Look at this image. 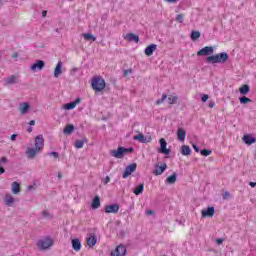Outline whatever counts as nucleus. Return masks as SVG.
<instances>
[{"instance_id":"9","label":"nucleus","mask_w":256,"mask_h":256,"mask_svg":"<svg viewBox=\"0 0 256 256\" xmlns=\"http://www.w3.org/2000/svg\"><path fill=\"white\" fill-rule=\"evenodd\" d=\"M44 68H45V61L38 60L34 64L31 65L30 69H31V71H33V73H35L37 71H43Z\"/></svg>"},{"instance_id":"1","label":"nucleus","mask_w":256,"mask_h":256,"mask_svg":"<svg viewBox=\"0 0 256 256\" xmlns=\"http://www.w3.org/2000/svg\"><path fill=\"white\" fill-rule=\"evenodd\" d=\"M45 147V139L43 135H38L34 139V148H28L26 151L27 159H35L37 153H41Z\"/></svg>"},{"instance_id":"27","label":"nucleus","mask_w":256,"mask_h":256,"mask_svg":"<svg viewBox=\"0 0 256 256\" xmlns=\"http://www.w3.org/2000/svg\"><path fill=\"white\" fill-rule=\"evenodd\" d=\"M249 91H251V87L247 84H244L239 88V92L241 93V95H247Z\"/></svg>"},{"instance_id":"58","label":"nucleus","mask_w":256,"mask_h":256,"mask_svg":"<svg viewBox=\"0 0 256 256\" xmlns=\"http://www.w3.org/2000/svg\"><path fill=\"white\" fill-rule=\"evenodd\" d=\"M42 17H47V10H44V11L42 12Z\"/></svg>"},{"instance_id":"16","label":"nucleus","mask_w":256,"mask_h":256,"mask_svg":"<svg viewBox=\"0 0 256 256\" xmlns=\"http://www.w3.org/2000/svg\"><path fill=\"white\" fill-rule=\"evenodd\" d=\"M157 51V45L156 44H150L148 47L145 48L144 53L147 55V57H151L153 53Z\"/></svg>"},{"instance_id":"7","label":"nucleus","mask_w":256,"mask_h":256,"mask_svg":"<svg viewBox=\"0 0 256 256\" xmlns=\"http://www.w3.org/2000/svg\"><path fill=\"white\" fill-rule=\"evenodd\" d=\"M137 170V164L136 163H132L128 166H126L123 174H122V177L123 179H127V177L129 175H131L132 173H135V171Z\"/></svg>"},{"instance_id":"54","label":"nucleus","mask_w":256,"mask_h":256,"mask_svg":"<svg viewBox=\"0 0 256 256\" xmlns=\"http://www.w3.org/2000/svg\"><path fill=\"white\" fill-rule=\"evenodd\" d=\"M164 1H166V3H177V1L179 0H164Z\"/></svg>"},{"instance_id":"13","label":"nucleus","mask_w":256,"mask_h":256,"mask_svg":"<svg viewBox=\"0 0 256 256\" xmlns=\"http://www.w3.org/2000/svg\"><path fill=\"white\" fill-rule=\"evenodd\" d=\"M104 211L105 213H119V204L106 205Z\"/></svg>"},{"instance_id":"48","label":"nucleus","mask_w":256,"mask_h":256,"mask_svg":"<svg viewBox=\"0 0 256 256\" xmlns=\"http://www.w3.org/2000/svg\"><path fill=\"white\" fill-rule=\"evenodd\" d=\"M129 73H133L132 70H125L124 71V77H127V75H129Z\"/></svg>"},{"instance_id":"36","label":"nucleus","mask_w":256,"mask_h":256,"mask_svg":"<svg viewBox=\"0 0 256 256\" xmlns=\"http://www.w3.org/2000/svg\"><path fill=\"white\" fill-rule=\"evenodd\" d=\"M239 101L242 105H246V103H251L252 100L246 96L240 97Z\"/></svg>"},{"instance_id":"23","label":"nucleus","mask_w":256,"mask_h":256,"mask_svg":"<svg viewBox=\"0 0 256 256\" xmlns=\"http://www.w3.org/2000/svg\"><path fill=\"white\" fill-rule=\"evenodd\" d=\"M63 67V63L58 62L56 65V68L54 70V77L57 79V77H59L61 75V73H63V71L61 70V68Z\"/></svg>"},{"instance_id":"5","label":"nucleus","mask_w":256,"mask_h":256,"mask_svg":"<svg viewBox=\"0 0 256 256\" xmlns=\"http://www.w3.org/2000/svg\"><path fill=\"white\" fill-rule=\"evenodd\" d=\"M53 240L51 237H46L43 239H40L37 242V247L40 249V251H46V249H50V247H53Z\"/></svg>"},{"instance_id":"57","label":"nucleus","mask_w":256,"mask_h":256,"mask_svg":"<svg viewBox=\"0 0 256 256\" xmlns=\"http://www.w3.org/2000/svg\"><path fill=\"white\" fill-rule=\"evenodd\" d=\"M249 185H250V187H252V188L256 187V183H255V182H250Z\"/></svg>"},{"instance_id":"38","label":"nucleus","mask_w":256,"mask_h":256,"mask_svg":"<svg viewBox=\"0 0 256 256\" xmlns=\"http://www.w3.org/2000/svg\"><path fill=\"white\" fill-rule=\"evenodd\" d=\"M201 155H203V157H209V155H211L213 153V151L209 150V149H203L200 151Z\"/></svg>"},{"instance_id":"41","label":"nucleus","mask_w":256,"mask_h":256,"mask_svg":"<svg viewBox=\"0 0 256 256\" xmlns=\"http://www.w3.org/2000/svg\"><path fill=\"white\" fill-rule=\"evenodd\" d=\"M48 155L49 157H54V159H59V153L57 152H50Z\"/></svg>"},{"instance_id":"25","label":"nucleus","mask_w":256,"mask_h":256,"mask_svg":"<svg viewBox=\"0 0 256 256\" xmlns=\"http://www.w3.org/2000/svg\"><path fill=\"white\" fill-rule=\"evenodd\" d=\"M72 247L74 251H81V241L77 238L72 240Z\"/></svg>"},{"instance_id":"62","label":"nucleus","mask_w":256,"mask_h":256,"mask_svg":"<svg viewBox=\"0 0 256 256\" xmlns=\"http://www.w3.org/2000/svg\"><path fill=\"white\" fill-rule=\"evenodd\" d=\"M31 189H33V186H28V191H31Z\"/></svg>"},{"instance_id":"8","label":"nucleus","mask_w":256,"mask_h":256,"mask_svg":"<svg viewBox=\"0 0 256 256\" xmlns=\"http://www.w3.org/2000/svg\"><path fill=\"white\" fill-rule=\"evenodd\" d=\"M158 153H162L163 155H171V150L167 149V141L164 138L160 139V148Z\"/></svg>"},{"instance_id":"2","label":"nucleus","mask_w":256,"mask_h":256,"mask_svg":"<svg viewBox=\"0 0 256 256\" xmlns=\"http://www.w3.org/2000/svg\"><path fill=\"white\" fill-rule=\"evenodd\" d=\"M228 59L229 54L226 52H221L219 54L206 57V61L212 65H215L216 63H227Z\"/></svg>"},{"instance_id":"31","label":"nucleus","mask_w":256,"mask_h":256,"mask_svg":"<svg viewBox=\"0 0 256 256\" xmlns=\"http://www.w3.org/2000/svg\"><path fill=\"white\" fill-rule=\"evenodd\" d=\"M83 38L85 39V41H97V38L91 33L83 34Z\"/></svg>"},{"instance_id":"44","label":"nucleus","mask_w":256,"mask_h":256,"mask_svg":"<svg viewBox=\"0 0 256 256\" xmlns=\"http://www.w3.org/2000/svg\"><path fill=\"white\" fill-rule=\"evenodd\" d=\"M207 99H209V95L204 94V95L202 96V102H203V103H206V102H207Z\"/></svg>"},{"instance_id":"34","label":"nucleus","mask_w":256,"mask_h":256,"mask_svg":"<svg viewBox=\"0 0 256 256\" xmlns=\"http://www.w3.org/2000/svg\"><path fill=\"white\" fill-rule=\"evenodd\" d=\"M85 141L87 140H76L74 143V147L76 149H83V145H85Z\"/></svg>"},{"instance_id":"51","label":"nucleus","mask_w":256,"mask_h":256,"mask_svg":"<svg viewBox=\"0 0 256 256\" xmlns=\"http://www.w3.org/2000/svg\"><path fill=\"white\" fill-rule=\"evenodd\" d=\"M155 212H153V210H147L146 211V215H154Z\"/></svg>"},{"instance_id":"52","label":"nucleus","mask_w":256,"mask_h":256,"mask_svg":"<svg viewBox=\"0 0 256 256\" xmlns=\"http://www.w3.org/2000/svg\"><path fill=\"white\" fill-rule=\"evenodd\" d=\"M10 139H11L12 141H15V139H17V135H16V134H12L11 137H10Z\"/></svg>"},{"instance_id":"10","label":"nucleus","mask_w":256,"mask_h":256,"mask_svg":"<svg viewBox=\"0 0 256 256\" xmlns=\"http://www.w3.org/2000/svg\"><path fill=\"white\" fill-rule=\"evenodd\" d=\"M127 254V248L123 245H119L115 250L111 252V256H125Z\"/></svg>"},{"instance_id":"15","label":"nucleus","mask_w":256,"mask_h":256,"mask_svg":"<svg viewBox=\"0 0 256 256\" xmlns=\"http://www.w3.org/2000/svg\"><path fill=\"white\" fill-rule=\"evenodd\" d=\"M81 103V98H77L75 101L65 104V110L71 111L77 107Z\"/></svg>"},{"instance_id":"22","label":"nucleus","mask_w":256,"mask_h":256,"mask_svg":"<svg viewBox=\"0 0 256 256\" xmlns=\"http://www.w3.org/2000/svg\"><path fill=\"white\" fill-rule=\"evenodd\" d=\"M12 193L14 195H18V193H21V184L18 182H13L12 183Z\"/></svg>"},{"instance_id":"55","label":"nucleus","mask_w":256,"mask_h":256,"mask_svg":"<svg viewBox=\"0 0 256 256\" xmlns=\"http://www.w3.org/2000/svg\"><path fill=\"white\" fill-rule=\"evenodd\" d=\"M208 106H209L211 109H213V107H215V102H210V103L208 104Z\"/></svg>"},{"instance_id":"47","label":"nucleus","mask_w":256,"mask_h":256,"mask_svg":"<svg viewBox=\"0 0 256 256\" xmlns=\"http://www.w3.org/2000/svg\"><path fill=\"white\" fill-rule=\"evenodd\" d=\"M11 57L12 59H17V57H19V53L13 52Z\"/></svg>"},{"instance_id":"50","label":"nucleus","mask_w":256,"mask_h":256,"mask_svg":"<svg viewBox=\"0 0 256 256\" xmlns=\"http://www.w3.org/2000/svg\"><path fill=\"white\" fill-rule=\"evenodd\" d=\"M7 162V157H2L0 159V163H6Z\"/></svg>"},{"instance_id":"4","label":"nucleus","mask_w":256,"mask_h":256,"mask_svg":"<svg viewBox=\"0 0 256 256\" xmlns=\"http://www.w3.org/2000/svg\"><path fill=\"white\" fill-rule=\"evenodd\" d=\"M128 153H133V147L125 148L123 146H120L117 150L110 151L111 157H115L116 159H123V157H125V155H127Z\"/></svg>"},{"instance_id":"6","label":"nucleus","mask_w":256,"mask_h":256,"mask_svg":"<svg viewBox=\"0 0 256 256\" xmlns=\"http://www.w3.org/2000/svg\"><path fill=\"white\" fill-rule=\"evenodd\" d=\"M215 49L213 46H205L197 52L198 57H208L209 55H213Z\"/></svg>"},{"instance_id":"53","label":"nucleus","mask_w":256,"mask_h":256,"mask_svg":"<svg viewBox=\"0 0 256 256\" xmlns=\"http://www.w3.org/2000/svg\"><path fill=\"white\" fill-rule=\"evenodd\" d=\"M3 173H5V168H3V166H0V175H3Z\"/></svg>"},{"instance_id":"32","label":"nucleus","mask_w":256,"mask_h":256,"mask_svg":"<svg viewBox=\"0 0 256 256\" xmlns=\"http://www.w3.org/2000/svg\"><path fill=\"white\" fill-rule=\"evenodd\" d=\"M6 83H7L8 85H13V84L17 83V76H15V75L9 76V77L6 79Z\"/></svg>"},{"instance_id":"30","label":"nucleus","mask_w":256,"mask_h":256,"mask_svg":"<svg viewBox=\"0 0 256 256\" xmlns=\"http://www.w3.org/2000/svg\"><path fill=\"white\" fill-rule=\"evenodd\" d=\"M75 131V126L73 124H67L65 127V134L71 135Z\"/></svg>"},{"instance_id":"40","label":"nucleus","mask_w":256,"mask_h":256,"mask_svg":"<svg viewBox=\"0 0 256 256\" xmlns=\"http://www.w3.org/2000/svg\"><path fill=\"white\" fill-rule=\"evenodd\" d=\"M183 19H184L183 14H178V15L176 16V21H177L178 23H183Z\"/></svg>"},{"instance_id":"29","label":"nucleus","mask_w":256,"mask_h":256,"mask_svg":"<svg viewBox=\"0 0 256 256\" xmlns=\"http://www.w3.org/2000/svg\"><path fill=\"white\" fill-rule=\"evenodd\" d=\"M181 154H182V155H185V156L191 155V147H189V146H187V145H183V146L181 147Z\"/></svg>"},{"instance_id":"60","label":"nucleus","mask_w":256,"mask_h":256,"mask_svg":"<svg viewBox=\"0 0 256 256\" xmlns=\"http://www.w3.org/2000/svg\"><path fill=\"white\" fill-rule=\"evenodd\" d=\"M29 125H31V126L35 125V120H31V121L29 122Z\"/></svg>"},{"instance_id":"3","label":"nucleus","mask_w":256,"mask_h":256,"mask_svg":"<svg viewBox=\"0 0 256 256\" xmlns=\"http://www.w3.org/2000/svg\"><path fill=\"white\" fill-rule=\"evenodd\" d=\"M92 89L96 91V93H101L107 87V83H105V79L101 76H95L92 78Z\"/></svg>"},{"instance_id":"14","label":"nucleus","mask_w":256,"mask_h":256,"mask_svg":"<svg viewBox=\"0 0 256 256\" xmlns=\"http://www.w3.org/2000/svg\"><path fill=\"white\" fill-rule=\"evenodd\" d=\"M202 217H213L215 215V207L211 206L201 211Z\"/></svg>"},{"instance_id":"61","label":"nucleus","mask_w":256,"mask_h":256,"mask_svg":"<svg viewBox=\"0 0 256 256\" xmlns=\"http://www.w3.org/2000/svg\"><path fill=\"white\" fill-rule=\"evenodd\" d=\"M58 179H63V175L61 174V172L58 173Z\"/></svg>"},{"instance_id":"17","label":"nucleus","mask_w":256,"mask_h":256,"mask_svg":"<svg viewBox=\"0 0 256 256\" xmlns=\"http://www.w3.org/2000/svg\"><path fill=\"white\" fill-rule=\"evenodd\" d=\"M88 247H95L97 245V236L91 234L90 237L86 239Z\"/></svg>"},{"instance_id":"33","label":"nucleus","mask_w":256,"mask_h":256,"mask_svg":"<svg viewBox=\"0 0 256 256\" xmlns=\"http://www.w3.org/2000/svg\"><path fill=\"white\" fill-rule=\"evenodd\" d=\"M145 189V184H140L134 189V193L136 195H141L143 193V190Z\"/></svg>"},{"instance_id":"39","label":"nucleus","mask_w":256,"mask_h":256,"mask_svg":"<svg viewBox=\"0 0 256 256\" xmlns=\"http://www.w3.org/2000/svg\"><path fill=\"white\" fill-rule=\"evenodd\" d=\"M165 99H167V94H162V98H161V99H158V100L156 101V103H157L158 105H161V103H163V101H165Z\"/></svg>"},{"instance_id":"11","label":"nucleus","mask_w":256,"mask_h":256,"mask_svg":"<svg viewBox=\"0 0 256 256\" xmlns=\"http://www.w3.org/2000/svg\"><path fill=\"white\" fill-rule=\"evenodd\" d=\"M31 109V105L28 102L20 103L18 111H20L21 115H27L29 110Z\"/></svg>"},{"instance_id":"20","label":"nucleus","mask_w":256,"mask_h":256,"mask_svg":"<svg viewBox=\"0 0 256 256\" xmlns=\"http://www.w3.org/2000/svg\"><path fill=\"white\" fill-rule=\"evenodd\" d=\"M243 141L246 145H253V143H256V138L251 135H244Z\"/></svg>"},{"instance_id":"56","label":"nucleus","mask_w":256,"mask_h":256,"mask_svg":"<svg viewBox=\"0 0 256 256\" xmlns=\"http://www.w3.org/2000/svg\"><path fill=\"white\" fill-rule=\"evenodd\" d=\"M228 197H229V192H225L224 196H223V199H227Z\"/></svg>"},{"instance_id":"49","label":"nucleus","mask_w":256,"mask_h":256,"mask_svg":"<svg viewBox=\"0 0 256 256\" xmlns=\"http://www.w3.org/2000/svg\"><path fill=\"white\" fill-rule=\"evenodd\" d=\"M193 149L194 151H196V153H199V151H201L195 144H193Z\"/></svg>"},{"instance_id":"35","label":"nucleus","mask_w":256,"mask_h":256,"mask_svg":"<svg viewBox=\"0 0 256 256\" xmlns=\"http://www.w3.org/2000/svg\"><path fill=\"white\" fill-rule=\"evenodd\" d=\"M190 37H191L192 41H197V39H199V37H201V32H199V31H192Z\"/></svg>"},{"instance_id":"63","label":"nucleus","mask_w":256,"mask_h":256,"mask_svg":"<svg viewBox=\"0 0 256 256\" xmlns=\"http://www.w3.org/2000/svg\"><path fill=\"white\" fill-rule=\"evenodd\" d=\"M0 5H3V2L0 0Z\"/></svg>"},{"instance_id":"42","label":"nucleus","mask_w":256,"mask_h":256,"mask_svg":"<svg viewBox=\"0 0 256 256\" xmlns=\"http://www.w3.org/2000/svg\"><path fill=\"white\" fill-rule=\"evenodd\" d=\"M224 241H225L224 238H217V239L215 240V242L217 243V245H221Z\"/></svg>"},{"instance_id":"12","label":"nucleus","mask_w":256,"mask_h":256,"mask_svg":"<svg viewBox=\"0 0 256 256\" xmlns=\"http://www.w3.org/2000/svg\"><path fill=\"white\" fill-rule=\"evenodd\" d=\"M125 41H128L129 43H139V35L134 33H128L124 36Z\"/></svg>"},{"instance_id":"24","label":"nucleus","mask_w":256,"mask_h":256,"mask_svg":"<svg viewBox=\"0 0 256 256\" xmlns=\"http://www.w3.org/2000/svg\"><path fill=\"white\" fill-rule=\"evenodd\" d=\"M176 182H177V173H173L171 176L166 178V183H168V185H175Z\"/></svg>"},{"instance_id":"45","label":"nucleus","mask_w":256,"mask_h":256,"mask_svg":"<svg viewBox=\"0 0 256 256\" xmlns=\"http://www.w3.org/2000/svg\"><path fill=\"white\" fill-rule=\"evenodd\" d=\"M42 215H43V217H46L47 219H49V217H51V215L47 211H43Z\"/></svg>"},{"instance_id":"19","label":"nucleus","mask_w":256,"mask_h":256,"mask_svg":"<svg viewBox=\"0 0 256 256\" xmlns=\"http://www.w3.org/2000/svg\"><path fill=\"white\" fill-rule=\"evenodd\" d=\"M165 169H167V164L164 163L162 166H156L155 170L153 171L154 175H163L165 173Z\"/></svg>"},{"instance_id":"46","label":"nucleus","mask_w":256,"mask_h":256,"mask_svg":"<svg viewBox=\"0 0 256 256\" xmlns=\"http://www.w3.org/2000/svg\"><path fill=\"white\" fill-rule=\"evenodd\" d=\"M111 181V178L109 176H106L104 179V185H107Z\"/></svg>"},{"instance_id":"59","label":"nucleus","mask_w":256,"mask_h":256,"mask_svg":"<svg viewBox=\"0 0 256 256\" xmlns=\"http://www.w3.org/2000/svg\"><path fill=\"white\" fill-rule=\"evenodd\" d=\"M27 131H28V133H32L33 132V127H28Z\"/></svg>"},{"instance_id":"43","label":"nucleus","mask_w":256,"mask_h":256,"mask_svg":"<svg viewBox=\"0 0 256 256\" xmlns=\"http://www.w3.org/2000/svg\"><path fill=\"white\" fill-rule=\"evenodd\" d=\"M77 71H79V68H73L70 70V75H75V73H77Z\"/></svg>"},{"instance_id":"26","label":"nucleus","mask_w":256,"mask_h":256,"mask_svg":"<svg viewBox=\"0 0 256 256\" xmlns=\"http://www.w3.org/2000/svg\"><path fill=\"white\" fill-rule=\"evenodd\" d=\"M4 201L8 207H11V205L15 203V198H13L11 194H6Z\"/></svg>"},{"instance_id":"21","label":"nucleus","mask_w":256,"mask_h":256,"mask_svg":"<svg viewBox=\"0 0 256 256\" xmlns=\"http://www.w3.org/2000/svg\"><path fill=\"white\" fill-rule=\"evenodd\" d=\"M91 207L92 209H99L101 207V198L99 196L94 197Z\"/></svg>"},{"instance_id":"18","label":"nucleus","mask_w":256,"mask_h":256,"mask_svg":"<svg viewBox=\"0 0 256 256\" xmlns=\"http://www.w3.org/2000/svg\"><path fill=\"white\" fill-rule=\"evenodd\" d=\"M187 137V132L183 128H178L177 130V139L178 141H185V138Z\"/></svg>"},{"instance_id":"37","label":"nucleus","mask_w":256,"mask_h":256,"mask_svg":"<svg viewBox=\"0 0 256 256\" xmlns=\"http://www.w3.org/2000/svg\"><path fill=\"white\" fill-rule=\"evenodd\" d=\"M177 96H168V98H167V101H168V103H169V105H173V104H175V103H177Z\"/></svg>"},{"instance_id":"28","label":"nucleus","mask_w":256,"mask_h":256,"mask_svg":"<svg viewBox=\"0 0 256 256\" xmlns=\"http://www.w3.org/2000/svg\"><path fill=\"white\" fill-rule=\"evenodd\" d=\"M134 141H139V143H147V138L143 134H138L133 137Z\"/></svg>"}]
</instances>
